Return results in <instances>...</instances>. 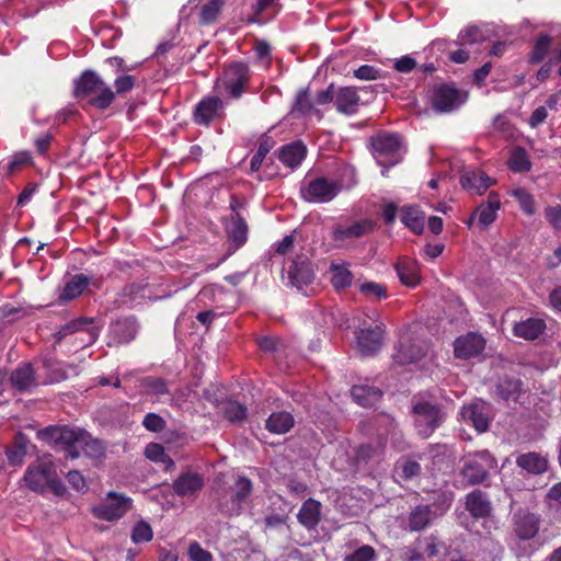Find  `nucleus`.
Listing matches in <instances>:
<instances>
[{
  "label": "nucleus",
  "mask_w": 561,
  "mask_h": 561,
  "mask_svg": "<svg viewBox=\"0 0 561 561\" xmlns=\"http://www.w3.org/2000/svg\"><path fill=\"white\" fill-rule=\"evenodd\" d=\"M394 268L403 285L408 287H415L420 284V267L415 260L408 256H401L398 259Z\"/></svg>",
  "instance_id": "obj_26"
},
{
  "label": "nucleus",
  "mask_w": 561,
  "mask_h": 561,
  "mask_svg": "<svg viewBox=\"0 0 561 561\" xmlns=\"http://www.w3.org/2000/svg\"><path fill=\"white\" fill-rule=\"evenodd\" d=\"M494 181L484 172H466L460 176V184L465 190L482 195Z\"/></svg>",
  "instance_id": "obj_33"
},
{
  "label": "nucleus",
  "mask_w": 561,
  "mask_h": 561,
  "mask_svg": "<svg viewBox=\"0 0 561 561\" xmlns=\"http://www.w3.org/2000/svg\"><path fill=\"white\" fill-rule=\"evenodd\" d=\"M419 67L417 61L410 55H404L393 61L392 68L399 73H411Z\"/></svg>",
  "instance_id": "obj_57"
},
{
  "label": "nucleus",
  "mask_w": 561,
  "mask_h": 561,
  "mask_svg": "<svg viewBox=\"0 0 561 561\" xmlns=\"http://www.w3.org/2000/svg\"><path fill=\"white\" fill-rule=\"evenodd\" d=\"M437 517L432 512L431 505L420 504L411 510L407 517L405 529L409 531H422L430 527Z\"/></svg>",
  "instance_id": "obj_21"
},
{
  "label": "nucleus",
  "mask_w": 561,
  "mask_h": 561,
  "mask_svg": "<svg viewBox=\"0 0 561 561\" xmlns=\"http://www.w3.org/2000/svg\"><path fill=\"white\" fill-rule=\"evenodd\" d=\"M483 41V32L476 25H469L465 30L460 31L457 37L456 44L467 45L476 44Z\"/></svg>",
  "instance_id": "obj_52"
},
{
  "label": "nucleus",
  "mask_w": 561,
  "mask_h": 561,
  "mask_svg": "<svg viewBox=\"0 0 561 561\" xmlns=\"http://www.w3.org/2000/svg\"><path fill=\"white\" fill-rule=\"evenodd\" d=\"M250 81V68L242 61L231 62L226 67L222 76V84L231 99H239Z\"/></svg>",
  "instance_id": "obj_9"
},
{
  "label": "nucleus",
  "mask_w": 561,
  "mask_h": 561,
  "mask_svg": "<svg viewBox=\"0 0 561 561\" xmlns=\"http://www.w3.org/2000/svg\"><path fill=\"white\" fill-rule=\"evenodd\" d=\"M496 390L499 396L505 401L516 402L525 392L524 382L513 376H504L500 379Z\"/></svg>",
  "instance_id": "obj_31"
},
{
  "label": "nucleus",
  "mask_w": 561,
  "mask_h": 561,
  "mask_svg": "<svg viewBox=\"0 0 561 561\" xmlns=\"http://www.w3.org/2000/svg\"><path fill=\"white\" fill-rule=\"evenodd\" d=\"M421 472V466L412 459H400L394 465L393 474L402 480H411Z\"/></svg>",
  "instance_id": "obj_46"
},
{
  "label": "nucleus",
  "mask_w": 561,
  "mask_h": 561,
  "mask_svg": "<svg viewBox=\"0 0 561 561\" xmlns=\"http://www.w3.org/2000/svg\"><path fill=\"white\" fill-rule=\"evenodd\" d=\"M187 554L191 561H213L211 553L205 550L197 541L190 543Z\"/></svg>",
  "instance_id": "obj_59"
},
{
  "label": "nucleus",
  "mask_w": 561,
  "mask_h": 561,
  "mask_svg": "<svg viewBox=\"0 0 561 561\" xmlns=\"http://www.w3.org/2000/svg\"><path fill=\"white\" fill-rule=\"evenodd\" d=\"M53 140L54 136L49 131L38 136L34 141L37 153L41 156H45L48 152Z\"/></svg>",
  "instance_id": "obj_63"
},
{
  "label": "nucleus",
  "mask_w": 561,
  "mask_h": 561,
  "mask_svg": "<svg viewBox=\"0 0 561 561\" xmlns=\"http://www.w3.org/2000/svg\"><path fill=\"white\" fill-rule=\"evenodd\" d=\"M516 461L528 473L539 474L547 469V458H516Z\"/></svg>",
  "instance_id": "obj_53"
},
{
  "label": "nucleus",
  "mask_w": 561,
  "mask_h": 561,
  "mask_svg": "<svg viewBox=\"0 0 561 561\" xmlns=\"http://www.w3.org/2000/svg\"><path fill=\"white\" fill-rule=\"evenodd\" d=\"M290 284L298 289L311 284L314 279V271L311 262L305 255H298L288 270Z\"/></svg>",
  "instance_id": "obj_18"
},
{
  "label": "nucleus",
  "mask_w": 561,
  "mask_h": 561,
  "mask_svg": "<svg viewBox=\"0 0 561 561\" xmlns=\"http://www.w3.org/2000/svg\"><path fill=\"white\" fill-rule=\"evenodd\" d=\"M546 330V322L538 318H528L527 320L517 322L513 327L515 336L525 340H535L539 337Z\"/></svg>",
  "instance_id": "obj_32"
},
{
  "label": "nucleus",
  "mask_w": 561,
  "mask_h": 561,
  "mask_svg": "<svg viewBox=\"0 0 561 561\" xmlns=\"http://www.w3.org/2000/svg\"><path fill=\"white\" fill-rule=\"evenodd\" d=\"M33 163V158L28 151H19L10 157L7 161L0 162V174L3 176H11L19 170Z\"/></svg>",
  "instance_id": "obj_39"
},
{
  "label": "nucleus",
  "mask_w": 561,
  "mask_h": 561,
  "mask_svg": "<svg viewBox=\"0 0 561 561\" xmlns=\"http://www.w3.org/2000/svg\"><path fill=\"white\" fill-rule=\"evenodd\" d=\"M37 438L57 451L69 453V456H104L106 444L93 437L79 426L49 425L36 433Z\"/></svg>",
  "instance_id": "obj_1"
},
{
  "label": "nucleus",
  "mask_w": 561,
  "mask_h": 561,
  "mask_svg": "<svg viewBox=\"0 0 561 561\" xmlns=\"http://www.w3.org/2000/svg\"><path fill=\"white\" fill-rule=\"evenodd\" d=\"M105 62L111 67L115 68V73L117 75L114 80L115 95L125 94L135 88L137 82L136 77L125 73L133 70V67L126 65L125 60L122 57H108L105 60Z\"/></svg>",
  "instance_id": "obj_16"
},
{
  "label": "nucleus",
  "mask_w": 561,
  "mask_h": 561,
  "mask_svg": "<svg viewBox=\"0 0 561 561\" xmlns=\"http://www.w3.org/2000/svg\"><path fill=\"white\" fill-rule=\"evenodd\" d=\"M360 96L355 87H341L335 93V108L340 114L353 115L358 112Z\"/></svg>",
  "instance_id": "obj_22"
},
{
  "label": "nucleus",
  "mask_w": 561,
  "mask_h": 561,
  "mask_svg": "<svg viewBox=\"0 0 561 561\" xmlns=\"http://www.w3.org/2000/svg\"><path fill=\"white\" fill-rule=\"evenodd\" d=\"M370 145L374 158L382 167V176L403 159L402 137L397 133L380 131L370 138Z\"/></svg>",
  "instance_id": "obj_3"
},
{
  "label": "nucleus",
  "mask_w": 561,
  "mask_h": 561,
  "mask_svg": "<svg viewBox=\"0 0 561 561\" xmlns=\"http://www.w3.org/2000/svg\"><path fill=\"white\" fill-rule=\"evenodd\" d=\"M401 221L413 233L420 236L424 231L425 214L415 205H405L401 208Z\"/></svg>",
  "instance_id": "obj_28"
},
{
  "label": "nucleus",
  "mask_w": 561,
  "mask_h": 561,
  "mask_svg": "<svg viewBox=\"0 0 561 561\" xmlns=\"http://www.w3.org/2000/svg\"><path fill=\"white\" fill-rule=\"evenodd\" d=\"M224 113V102L219 96L203 98L194 107L193 122L199 126L208 127Z\"/></svg>",
  "instance_id": "obj_14"
},
{
  "label": "nucleus",
  "mask_w": 561,
  "mask_h": 561,
  "mask_svg": "<svg viewBox=\"0 0 561 561\" xmlns=\"http://www.w3.org/2000/svg\"><path fill=\"white\" fill-rule=\"evenodd\" d=\"M540 524V515L530 512L528 508L519 507L513 513V531L520 540H530L536 537L539 531Z\"/></svg>",
  "instance_id": "obj_12"
},
{
  "label": "nucleus",
  "mask_w": 561,
  "mask_h": 561,
  "mask_svg": "<svg viewBox=\"0 0 561 561\" xmlns=\"http://www.w3.org/2000/svg\"><path fill=\"white\" fill-rule=\"evenodd\" d=\"M204 485L203 478L197 473H186L179 477L173 484L174 491L178 495L187 496L193 495L199 491Z\"/></svg>",
  "instance_id": "obj_37"
},
{
  "label": "nucleus",
  "mask_w": 561,
  "mask_h": 561,
  "mask_svg": "<svg viewBox=\"0 0 561 561\" xmlns=\"http://www.w3.org/2000/svg\"><path fill=\"white\" fill-rule=\"evenodd\" d=\"M500 207V195L494 191L490 192L486 201L482 202L476 209V214L478 215V224L481 230H485L491 224L494 222Z\"/></svg>",
  "instance_id": "obj_24"
},
{
  "label": "nucleus",
  "mask_w": 561,
  "mask_h": 561,
  "mask_svg": "<svg viewBox=\"0 0 561 561\" xmlns=\"http://www.w3.org/2000/svg\"><path fill=\"white\" fill-rule=\"evenodd\" d=\"M321 515V503L313 499L305 501L297 514L298 522L307 529H314Z\"/></svg>",
  "instance_id": "obj_30"
},
{
  "label": "nucleus",
  "mask_w": 561,
  "mask_h": 561,
  "mask_svg": "<svg viewBox=\"0 0 561 561\" xmlns=\"http://www.w3.org/2000/svg\"><path fill=\"white\" fill-rule=\"evenodd\" d=\"M453 502L454 493L451 491H436L427 505L432 506V512L439 518L448 512Z\"/></svg>",
  "instance_id": "obj_42"
},
{
  "label": "nucleus",
  "mask_w": 561,
  "mask_h": 561,
  "mask_svg": "<svg viewBox=\"0 0 561 561\" xmlns=\"http://www.w3.org/2000/svg\"><path fill=\"white\" fill-rule=\"evenodd\" d=\"M513 195L518 199L525 213L529 215H533L535 213V201L533 196L528 194L524 188H517Z\"/></svg>",
  "instance_id": "obj_61"
},
{
  "label": "nucleus",
  "mask_w": 561,
  "mask_h": 561,
  "mask_svg": "<svg viewBox=\"0 0 561 561\" xmlns=\"http://www.w3.org/2000/svg\"><path fill=\"white\" fill-rule=\"evenodd\" d=\"M26 485L34 492L45 493L47 489L56 495H64L66 486L51 462L39 461L30 466L24 474Z\"/></svg>",
  "instance_id": "obj_4"
},
{
  "label": "nucleus",
  "mask_w": 561,
  "mask_h": 561,
  "mask_svg": "<svg viewBox=\"0 0 561 561\" xmlns=\"http://www.w3.org/2000/svg\"><path fill=\"white\" fill-rule=\"evenodd\" d=\"M386 325L382 322L375 327H363L356 331V348L362 356H374L382 346Z\"/></svg>",
  "instance_id": "obj_11"
},
{
  "label": "nucleus",
  "mask_w": 561,
  "mask_h": 561,
  "mask_svg": "<svg viewBox=\"0 0 561 561\" xmlns=\"http://www.w3.org/2000/svg\"><path fill=\"white\" fill-rule=\"evenodd\" d=\"M465 508L474 519H485L491 516L493 511L489 495L479 489L465 496Z\"/></svg>",
  "instance_id": "obj_17"
},
{
  "label": "nucleus",
  "mask_w": 561,
  "mask_h": 561,
  "mask_svg": "<svg viewBox=\"0 0 561 561\" xmlns=\"http://www.w3.org/2000/svg\"><path fill=\"white\" fill-rule=\"evenodd\" d=\"M508 169L514 173L528 172L531 169V161L524 147H514L507 162Z\"/></svg>",
  "instance_id": "obj_40"
},
{
  "label": "nucleus",
  "mask_w": 561,
  "mask_h": 561,
  "mask_svg": "<svg viewBox=\"0 0 561 561\" xmlns=\"http://www.w3.org/2000/svg\"><path fill=\"white\" fill-rule=\"evenodd\" d=\"M414 545L423 552L428 559L439 556L440 550L445 547L444 542L437 535L431 534L425 537H419Z\"/></svg>",
  "instance_id": "obj_41"
},
{
  "label": "nucleus",
  "mask_w": 561,
  "mask_h": 561,
  "mask_svg": "<svg viewBox=\"0 0 561 561\" xmlns=\"http://www.w3.org/2000/svg\"><path fill=\"white\" fill-rule=\"evenodd\" d=\"M552 45V37L548 34H539L529 54L530 64H540L549 54Z\"/></svg>",
  "instance_id": "obj_43"
},
{
  "label": "nucleus",
  "mask_w": 561,
  "mask_h": 561,
  "mask_svg": "<svg viewBox=\"0 0 561 561\" xmlns=\"http://www.w3.org/2000/svg\"><path fill=\"white\" fill-rule=\"evenodd\" d=\"M152 537L153 531L151 526L142 519L137 522L131 529L130 538L135 543L148 542Z\"/></svg>",
  "instance_id": "obj_51"
},
{
  "label": "nucleus",
  "mask_w": 561,
  "mask_h": 561,
  "mask_svg": "<svg viewBox=\"0 0 561 561\" xmlns=\"http://www.w3.org/2000/svg\"><path fill=\"white\" fill-rule=\"evenodd\" d=\"M354 77L359 80H377L381 78V70L370 65H362L354 70Z\"/></svg>",
  "instance_id": "obj_60"
},
{
  "label": "nucleus",
  "mask_w": 561,
  "mask_h": 561,
  "mask_svg": "<svg viewBox=\"0 0 561 561\" xmlns=\"http://www.w3.org/2000/svg\"><path fill=\"white\" fill-rule=\"evenodd\" d=\"M231 485L229 486L230 497L221 500L220 511L230 516L240 515L244 504L249 501L254 484L244 473L237 471L231 474Z\"/></svg>",
  "instance_id": "obj_5"
},
{
  "label": "nucleus",
  "mask_w": 561,
  "mask_h": 561,
  "mask_svg": "<svg viewBox=\"0 0 561 561\" xmlns=\"http://www.w3.org/2000/svg\"><path fill=\"white\" fill-rule=\"evenodd\" d=\"M461 474L467 484L474 485L482 483L486 477L488 471L477 462H470L463 467Z\"/></svg>",
  "instance_id": "obj_47"
},
{
  "label": "nucleus",
  "mask_w": 561,
  "mask_h": 561,
  "mask_svg": "<svg viewBox=\"0 0 561 561\" xmlns=\"http://www.w3.org/2000/svg\"><path fill=\"white\" fill-rule=\"evenodd\" d=\"M92 278L84 274H76L66 283L59 299L62 301H70L83 294Z\"/></svg>",
  "instance_id": "obj_35"
},
{
  "label": "nucleus",
  "mask_w": 561,
  "mask_h": 561,
  "mask_svg": "<svg viewBox=\"0 0 561 561\" xmlns=\"http://www.w3.org/2000/svg\"><path fill=\"white\" fill-rule=\"evenodd\" d=\"M376 550L369 545H363L353 552L344 556V561H375Z\"/></svg>",
  "instance_id": "obj_54"
},
{
  "label": "nucleus",
  "mask_w": 561,
  "mask_h": 561,
  "mask_svg": "<svg viewBox=\"0 0 561 561\" xmlns=\"http://www.w3.org/2000/svg\"><path fill=\"white\" fill-rule=\"evenodd\" d=\"M138 330L139 324L134 316L119 318L110 327L111 335L118 344L130 343L135 340Z\"/></svg>",
  "instance_id": "obj_20"
},
{
  "label": "nucleus",
  "mask_w": 561,
  "mask_h": 561,
  "mask_svg": "<svg viewBox=\"0 0 561 561\" xmlns=\"http://www.w3.org/2000/svg\"><path fill=\"white\" fill-rule=\"evenodd\" d=\"M228 240L234 249H240L248 241L249 227L241 214L230 215L226 224Z\"/></svg>",
  "instance_id": "obj_23"
},
{
  "label": "nucleus",
  "mask_w": 561,
  "mask_h": 561,
  "mask_svg": "<svg viewBox=\"0 0 561 561\" xmlns=\"http://www.w3.org/2000/svg\"><path fill=\"white\" fill-rule=\"evenodd\" d=\"M30 440L26 435L18 433L14 437V449H7L5 456H27Z\"/></svg>",
  "instance_id": "obj_56"
},
{
  "label": "nucleus",
  "mask_w": 561,
  "mask_h": 561,
  "mask_svg": "<svg viewBox=\"0 0 561 561\" xmlns=\"http://www.w3.org/2000/svg\"><path fill=\"white\" fill-rule=\"evenodd\" d=\"M44 367L47 370V382L49 383L60 382L68 378L67 368L62 363L45 359Z\"/></svg>",
  "instance_id": "obj_49"
},
{
  "label": "nucleus",
  "mask_w": 561,
  "mask_h": 561,
  "mask_svg": "<svg viewBox=\"0 0 561 561\" xmlns=\"http://www.w3.org/2000/svg\"><path fill=\"white\" fill-rule=\"evenodd\" d=\"M277 159L290 170L300 167L307 156V147L301 140H295L279 147L275 153Z\"/></svg>",
  "instance_id": "obj_19"
},
{
  "label": "nucleus",
  "mask_w": 561,
  "mask_h": 561,
  "mask_svg": "<svg viewBox=\"0 0 561 561\" xmlns=\"http://www.w3.org/2000/svg\"><path fill=\"white\" fill-rule=\"evenodd\" d=\"M226 1L227 0H209L204 4L199 13V24L209 25L214 23L225 7Z\"/></svg>",
  "instance_id": "obj_45"
},
{
  "label": "nucleus",
  "mask_w": 561,
  "mask_h": 561,
  "mask_svg": "<svg viewBox=\"0 0 561 561\" xmlns=\"http://www.w3.org/2000/svg\"><path fill=\"white\" fill-rule=\"evenodd\" d=\"M491 407L485 401L478 399L460 410V416L463 422L472 425L478 433H484L489 430L491 422Z\"/></svg>",
  "instance_id": "obj_13"
},
{
  "label": "nucleus",
  "mask_w": 561,
  "mask_h": 561,
  "mask_svg": "<svg viewBox=\"0 0 561 561\" xmlns=\"http://www.w3.org/2000/svg\"><path fill=\"white\" fill-rule=\"evenodd\" d=\"M291 112L299 113L300 115H310L312 112L319 113V111L314 108L309 87L302 88L297 92Z\"/></svg>",
  "instance_id": "obj_44"
},
{
  "label": "nucleus",
  "mask_w": 561,
  "mask_h": 561,
  "mask_svg": "<svg viewBox=\"0 0 561 561\" xmlns=\"http://www.w3.org/2000/svg\"><path fill=\"white\" fill-rule=\"evenodd\" d=\"M335 93L336 90L334 88V84L331 83L327 89L318 91L316 93V103L318 105H327L331 102L335 103Z\"/></svg>",
  "instance_id": "obj_64"
},
{
  "label": "nucleus",
  "mask_w": 561,
  "mask_h": 561,
  "mask_svg": "<svg viewBox=\"0 0 561 561\" xmlns=\"http://www.w3.org/2000/svg\"><path fill=\"white\" fill-rule=\"evenodd\" d=\"M10 381L12 387L21 392L36 387L37 382L32 364L24 363L16 367L10 375Z\"/></svg>",
  "instance_id": "obj_27"
},
{
  "label": "nucleus",
  "mask_w": 561,
  "mask_h": 561,
  "mask_svg": "<svg viewBox=\"0 0 561 561\" xmlns=\"http://www.w3.org/2000/svg\"><path fill=\"white\" fill-rule=\"evenodd\" d=\"M294 425V416L286 411L273 412L265 422V428L278 435L288 433Z\"/></svg>",
  "instance_id": "obj_36"
},
{
  "label": "nucleus",
  "mask_w": 561,
  "mask_h": 561,
  "mask_svg": "<svg viewBox=\"0 0 561 561\" xmlns=\"http://www.w3.org/2000/svg\"><path fill=\"white\" fill-rule=\"evenodd\" d=\"M493 128L494 130L503 134L505 137L512 136L514 130V126L503 114H499L494 117Z\"/></svg>",
  "instance_id": "obj_62"
},
{
  "label": "nucleus",
  "mask_w": 561,
  "mask_h": 561,
  "mask_svg": "<svg viewBox=\"0 0 561 561\" xmlns=\"http://www.w3.org/2000/svg\"><path fill=\"white\" fill-rule=\"evenodd\" d=\"M341 192V185L336 180L325 176H317L304 182L300 187V195L308 203H329Z\"/></svg>",
  "instance_id": "obj_6"
},
{
  "label": "nucleus",
  "mask_w": 561,
  "mask_h": 561,
  "mask_svg": "<svg viewBox=\"0 0 561 561\" xmlns=\"http://www.w3.org/2000/svg\"><path fill=\"white\" fill-rule=\"evenodd\" d=\"M467 95L453 84L442 83L434 88L432 107L438 113H449L466 102Z\"/></svg>",
  "instance_id": "obj_10"
},
{
  "label": "nucleus",
  "mask_w": 561,
  "mask_h": 561,
  "mask_svg": "<svg viewBox=\"0 0 561 561\" xmlns=\"http://www.w3.org/2000/svg\"><path fill=\"white\" fill-rule=\"evenodd\" d=\"M362 294L367 297H376L378 299H383L387 297V287L383 284L375 283V282H366L363 283L359 287Z\"/></svg>",
  "instance_id": "obj_55"
},
{
  "label": "nucleus",
  "mask_w": 561,
  "mask_h": 561,
  "mask_svg": "<svg viewBox=\"0 0 561 561\" xmlns=\"http://www.w3.org/2000/svg\"><path fill=\"white\" fill-rule=\"evenodd\" d=\"M133 500L127 495L111 491L106 495L104 503L92 508L93 515L103 520L114 522L122 518L131 510Z\"/></svg>",
  "instance_id": "obj_8"
},
{
  "label": "nucleus",
  "mask_w": 561,
  "mask_h": 561,
  "mask_svg": "<svg viewBox=\"0 0 561 561\" xmlns=\"http://www.w3.org/2000/svg\"><path fill=\"white\" fill-rule=\"evenodd\" d=\"M412 409L417 433L424 438L439 427L446 417L440 407L426 401L415 403Z\"/></svg>",
  "instance_id": "obj_7"
},
{
  "label": "nucleus",
  "mask_w": 561,
  "mask_h": 561,
  "mask_svg": "<svg viewBox=\"0 0 561 561\" xmlns=\"http://www.w3.org/2000/svg\"><path fill=\"white\" fill-rule=\"evenodd\" d=\"M424 356V351L420 345L410 341H401L393 355V359L399 365H408L420 360Z\"/></svg>",
  "instance_id": "obj_34"
},
{
  "label": "nucleus",
  "mask_w": 561,
  "mask_h": 561,
  "mask_svg": "<svg viewBox=\"0 0 561 561\" xmlns=\"http://www.w3.org/2000/svg\"><path fill=\"white\" fill-rule=\"evenodd\" d=\"M73 95L88 100L92 107L100 111L107 110L115 101V92L94 70H84L75 80Z\"/></svg>",
  "instance_id": "obj_2"
},
{
  "label": "nucleus",
  "mask_w": 561,
  "mask_h": 561,
  "mask_svg": "<svg viewBox=\"0 0 561 561\" xmlns=\"http://www.w3.org/2000/svg\"><path fill=\"white\" fill-rule=\"evenodd\" d=\"M142 425L147 431L158 433L163 431L167 423L159 414L150 412L145 415Z\"/></svg>",
  "instance_id": "obj_58"
},
{
  "label": "nucleus",
  "mask_w": 561,
  "mask_h": 561,
  "mask_svg": "<svg viewBox=\"0 0 561 561\" xmlns=\"http://www.w3.org/2000/svg\"><path fill=\"white\" fill-rule=\"evenodd\" d=\"M217 407L230 423L239 424L248 419V408L232 398L218 401Z\"/></svg>",
  "instance_id": "obj_29"
},
{
  "label": "nucleus",
  "mask_w": 561,
  "mask_h": 561,
  "mask_svg": "<svg viewBox=\"0 0 561 561\" xmlns=\"http://www.w3.org/2000/svg\"><path fill=\"white\" fill-rule=\"evenodd\" d=\"M352 398L362 407H374L382 397L381 390L371 386H353L351 389Z\"/></svg>",
  "instance_id": "obj_38"
},
{
  "label": "nucleus",
  "mask_w": 561,
  "mask_h": 561,
  "mask_svg": "<svg viewBox=\"0 0 561 561\" xmlns=\"http://www.w3.org/2000/svg\"><path fill=\"white\" fill-rule=\"evenodd\" d=\"M331 283L336 290L348 288L353 282L352 272L343 266L332 265Z\"/></svg>",
  "instance_id": "obj_48"
},
{
  "label": "nucleus",
  "mask_w": 561,
  "mask_h": 561,
  "mask_svg": "<svg viewBox=\"0 0 561 561\" xmlns=\"http://www.w3.org/2000/svg\"><path fill=\"white\" fill-rule=\"evenodd\" d=\"M485 347V339L476 332L458 336L454 342V354L459 359H470L480 355Z\"/></svg>",
  "instance_id": "obj_15"
},
{
  "label": "nucleus",
  "mask_w": 561,
  "mask_h": 561,
  "mask_svg": "<svg viewBox=\"0 0 561 561\" xmlns=\"http://www.w3.org/2000/svg\"><path fill=\"white\" fill-rule=\"evenodd\" d=\"M374 229V222L370 219L355 221L351 226H336L332 231L334 241H345L348 239H358Z\"/></svg>",
  "instance_id": "obj_25"
},
{
  "label": "nucleus",
  "mask_w": 561,
  "mask_h": 561,
  "mask_svg": "<svg viewBox=\"0 0 561 561\" xmlns=\"http://www.w3.org/2000/svg\"><path fill=\"white\" fill-rule=\"evenodd\" d=\"M141 386L150 394L164 396V394H169L170 393L169 388H168V383L162 378L152 377V376L145 377L141 380Z\"/></svg>",
  "instance_id": "obj_50"
}]
</instances>
